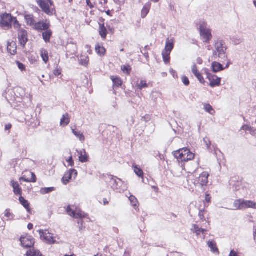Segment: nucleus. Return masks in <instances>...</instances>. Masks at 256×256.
Segmentation results:
<instances>
[{
  "label": "nucleus",
  "instance_id": "f257e3e1",
  "mask_svg": "<svg viewBox=\"0 0 256 256\" xmlns=\"http://www.w3.org/2000/svg\"><path fill=\"white\" fill-rule=\"evenodd\" d=\"M215 50L213 52L212 58L216 59L218 57L224 60L226 58V47L224 41L218 40L214 44Z\"/></svg>",
  "mask_w": 256,
  "mask_h": 256
},
{
  "label": "nucleus",
  "instance_id": "f03ea898",
  "mask_svg": "<svg viewBox=\"0 0 256 256\" xmlns=\"http://www.w3.org/2000/svg\"><path fill=\"white\" fill-rule=\"evenodd\" d=\"M176 158L182 162H187L192 160L194 154L187 148H183L174 152Z\"/></svg>",
  "mask_w": 256,
  "mask_h": 256
},
{
  "label": "nucleus",
  "instance_id": "7ed1b4c3",
  "mask_svg": "<svg viewBox=\"0 0 256 256\" xmlns=\"http://www.w3.org/2000/svg\"><path fill=\"white\" fill-rule=\"evenodd\" d=\"M234 210H242L248 208L256 209V202L252 200L240 199L234 201Z\"/></svg>",
  "mask_w": 256,
  "mask_h": 256
},
{
  "label": "nucleus",
  "instance_id": "20e7f679",
  "mask_svg": "<svg viewBox=\"0 0 256 256\" xmlns=\"http://www.w3.org/2000/svg\"><path fill=\"white\" fill-rule=\"evenodd\" d=\"M38 232L41 239L46 244H50L56 243V237L54 236L52 234H50L48 230H40Z\"/></svg>",
  "mask_w": 256,
  "mask_h": 256
},
{
  "label": "nucleus",
  "instance_id": "39448f33",
  "mask_svg": "<svg viewBox=\"0 0 256 256\" xmlns=\"http://www.w3.org/2000/svg\"><path fill=\"white\" fill-rule=\"evenodd\" d=\"M206 23L204 22H200V30L201 36L204 39V42H208L211 39L212 36L210 30L207 28Z\"/></svg>",
  "mask_w": 256,
  "mask_h": 256
},
{
  "label": "nucleus",
  "instance_id": "423d86ee",
  "mask_svg": "<svg viewBox=\"0 0 256 256\" xmlns=\"http://www.w3.org/2000/svg\"><path fill=\"white\" fill-rule=\"evenodd\" d=\"M0 18V26L2 27H6L7 29L10 28H12L13 18H14V17L12 16L11 14L4 13L1 16Z\"/></svg>",
  "mask_w": 256,
  "mask_h": 256
},
{
  "label": "nucleus",
  "instance_id": "0eeeda50",
  "mask_svg": "<svg viewBox=\"0 0 256 256\" xmlns=\"http://www.w3.org/2000/svg\"><path fill=\"white\" fill-rule=\"evenodd\" d=\"M66 211L68 215L76 218H82L86 217V216L85 213L77 209L74 206H68Z\"/></svg>",
  "mask_w": 256,
  "mask_h": 256
},
{
  "label": "nucleus",
  "instance_id": "6e6552de",
  "mask_svg": "<svg viewBox=\"0 0 256 256\" xmlns=\"http://www.w3.org/2000/svg\"><path fill=\"white\" fill-rule=\"evenodd\" d=\"M209 176L208 172H202L194 182V184L196 186L203 188L206 186L208 183V178Z\"/></svg>",
  "mask_w": 256,
  "mask_h": 256
},
{
  "label": "nucleus",
  "instance_id": "1a4fd4ad",
  "mask_svg": "<svg viewBox=\"0 0 256 256\" xmlns=\"http://www.w3.org/2000/svg\"><path fill=\"white\" fill-rule=\"evenodd\" d=\"M37 3L42 11L49 16L54 14V10L50 8L49 4L44 0H36Z\"/></svg>",
  "mask_w": 256,
  "mask_h": 256
},
{
  "label": "nucleus",
  "instance_id": "9d476101",
  "mask_svg": "<svg viewBox=\"0 0 256 256\" xmlns=\"http://www.w3.org/2000/svg\"><path fill=\"white\" fill-rule=\"evenodd\" d=\"M207 78L209 80L210 86L212 88L218 86L220 84L221 78H218L216 76L208 72H206Z\"/></svg>",
  "mask_w": 256,
  "mask_h": 256
},
{
  "label": "nucleus",
  "instance_id": "9b49d317",
  "mask_svg": "<svg viewBox=\"0 0 256 256\" xmlns=\"http://www.w3.org/2000/svg\"><path fill=\"white\" fill-rule=\"evenodd\" d=\"M18 38L20 44L24 47L28 40L27 38V32L24 29L19 30Z\"/></svg>",
  "mask_w": 256,
  "mask_h": 256
},
{
  "label": "nucleus",
  "instance_id": "f8f14e48",
  "mask_svg": "<svg viewBox=\"0 0 256 256\" xmlns=\"http://www.w3.org/2000/svg\"><path fill=\"white\" fill-rule=\"evenodd\" d=\"M77 171L74 169H70L68 172L66 173L62 178V182L64 184H66L72 178V176H74V178L77 176Z\"/></svg>",
  "mask_w": 256,
  "mask_h": 256
},
{
  "label": "nucleus",
  "instance_id": "ddd939ff",
  "mask_svg": "<svg viewBox=\"0 0 256 256\" xmlns=\"http://www.w3.org/2000/svg\"><path fill=\"white\" fill-rule=\"evenodd\" d=\"M21 244L25 248H31L34 244V239L31 236L21 237L20 238Z\"/></svg>",
  "mask_w": 256,
  "mask_h": 256
},
{
  "label": "nucleus",
  "instance_id": "4468645a",
  "mask_svg": "<svg viewBox=\"0 0 256 256\" xmlns=\"http://www.w3.org/2000/svg\"><path fill=\"white\" fill-rule=\"evenodd\" d=\"M50 22H48L46 21L44 22L42 20L38 22H36L34 28L37 30L45 31L50 28Z\"/></svg>",
  "mask_w": 256,
  "mask_h": 256
},
{
  "label": "nucleus",
  "instance_id": "2eb2a0df",
  "mask_svg": "<svg viewBox=\"0 0 256 256\" xmlns=\"http://www.w3.org/2000/svg\"><path fill=\"white\" fill-rule=\"evenodd\" d=\"M174 40L168 38L166 43V46L164 51L170 53L174 48Z\"/></svg>",
  "mask_w": 256,
  "mask_h": 256
},
{
  "label": "nucleus",
  "instance_id": "dca6fc26",
  "mask_svg": "<svg viewBox=\"0 0 256 256\" xmlns=\"http://www.w3.org/2000/svg\"><path fill=\"white\" fill-rule=\"evenodd\" d=\"M78 152L79 154V160L81 162L84 163L88 162V156L84 150Z\"/></svg>",
  "mask_w": 256,
  "mask_h": 256
},
{
  "label": "nucleus",
  "instance_id": "f3484780",
  "mask_svg": "<svg viewBox=\"0 0 256 256\" xmlns=\"http://www.w3.org/2000/svg\"><path fill=\"white\" fill-rule=\"evenodd\" d=\"M7 49L11 54L14 55L16 53V44L14 42H8Z\"/></svg>",
  "mask_w": 256,
  "mask_h": 256
},
{
  "label": "nucleus",
  "instance_id": "a211bd4d",
  "mask_svg": "<svg viewBox=\"0 0 256 256\" xmlns=\"http://www.w3.org/2000/svg\"><path fill=\"white\" fill-rule=\"evenodd\" d=\"M117 180L114 178H111L110 182L112 184V188L114 189L118 190L123 182L120 179L118 178Z\"/></svg>",
  "mask_w": 256,
  "mask_h": 256
},
{
  "label": "nucleus",
  "instance_id": "6ab92c4d",
  "mask_svg": "<svg viewBox=\"0 0 256 256\" xmlns=\"http://www.w3.org/2000/svg\"><path fill=\"white\" fill-rule=\"evenodd\" d=\"M70 122V118L68 113L64 114L62 118L60 119V126H68Z\"/></svg>",
  "mask_w": 256,
  "mask_h": 256
},
{
  "label": "nucleus",
  "instance_id": "aec40b11",
  "mask_svg": "<svg viewBox=\"0 0 256 256\" xmlns=\"http://www.w3.org/2000/svg\"><path fill=\"white\" fill-rule=\"evenodd\" d=\"M241 130L248 132L252 136L256 137V129L248 125H244L241 128Z\"/></svg>",
  "mask_w": 256,
  "mask_h": 256
},
{
  "label": "nucleus",
  "instance_id": "412c9836",
  "mask_svg": "<svg viewBox=\"0 0 256 256\" xmlns=\"http://www.w3.org/2000/svg\"><path fill=\"white\" fill-rule=\"evenodd\" d=\"M52 36V32L50 30H49V28L42 32V38L46 43L50 42V38Z\"/></svg>",
  "mask_w": 256,
  "mask_h": 256
},
{
  "label": "nucleus",
  "instance_id": "4be33fe9",
  "mask_svg": "<svg viewBox=\"0 0 256 256\" xmlns=\"http://www.w3.org/2000/svg\"><path fill=\"white\" fill-rule=\"evenodd\" d=\"M24 19L27 24L32 26L34 28V24H36V22L34 19V16L32 15L26 14L24 16Z\"/></svg>",
  "mask_w": 256,
  "mask_h": 256
},
{
  "label": "nucleus",
  "instance_id": "5701e85b",
  "mask_svg": "<svg viewBox=\"0 0 256 256\" xmlns=\"http://www.w3.org/2000/svg\"><path fill=\"white\" fill-rule=\"evenodd\" d=\"M191 230L194 233L196 234L197 236L200 235L201 233L204 234V232L207 231L206 229L199 228V226L196 224H193Z\"/></svg>",
  "mask_w": 256,
  "mask_h": 256
},
{
  "label": "nucleus",
  "instance_id": "b1692460",
  "mask_svg": "<svg viewBox=\"0 0 256 256\" xmlns=\"http://www.w3.org/2000/svg\"><path fill=\"white\" fill-rule=\"evenodd\" d=\"M11 184L14 188V194H21L22 189L20 187L18 183V182H15L12 180L11 182Z\"/></svg>",
  "mask_w": 256,
  "mask_h": 256
},
{
  "label": "nucleus",
  "instance_id": "393cba45",
  "mask_svg": "<svg viewBox=\"0 0 256 256\" xmlns=\"http://www.w3.org/2000/svg\"><path fill=\"white\" fill-rule=\"evenodd\" d=\"M212 67L214 72H217L224 69L222 64L216 62L212 63Z\"/></svg>",
  "mask_w": 256,
  "mask_h": 256
},
{
  "label": "nucleus",
  "instance_id": "a878e982",
  "mask_svg": "<svg viewBox=\"0 0 256 256\" xmlns=\"http://www.w3.org/2000/svg\"><path fill=\"white\" fill-rule=\"evenodd\" d=\"M99 34L103 39H105L106 38L107 36V30L104 24H100Z\"/></svg>",
  "mask_w": 256,
  "mask_h": 256
},
{
  "label": "nucleus",
  "instance_id": "bb28decb",
  "mask_svg": "<svg viewBox=\"0 0 256 256\" xmlns=\"http://www.w3.org/2000/svg\"><path fill=\"white\" fill-rule=\"evenodd\" d=\"M208 245L209 248H210L211 251L214 253L219 254L218 250L216 247V244L212 241H208Z\"/></svg>",
  "mask_w": 256,
  "mask_h": 256
},
{
  "label": "nucleus",
  "instance_id": "cd10ccee",
  "mask_svg": "<svg viewBox=\"0 0 256 256\" xmlns=\"http://www.w3.org/2000/svg\"><path fill=\"white\" fill-rule=\"evenodd\" d=\"M19 200L20 203L26 209L28 212H30V208L28 200H25L22 196L20 197Z\"/></svg>",
  "mask_w": 256,
  "mask_h": 256
},
{
  "label": "nucleus",
  "instance_id": "c85d7f7f",
  "mask_svg": "<svg viewBox=\"0 0 256 256\" xmlns=\"http://www.w3.org/2000/svg\"><path fill=\"white\" fill-rule=\"evenodd\" d=\"M89 61L88 56H81L78 59V62L80 64L84 66H86Z\"/></svg>",
  "mask_w": 256,
  "mask_h": 256
},
{
  "label": "nucleus",
  "instance_id": "c756f323",
  "mask_svg": "<svg viewBox=\"0 0 256 256\" xmlns=\"http://www.w3.org/2000/svg\"><path fill=\"white\" fill-rule=\"evenodd\" d=\"M27 256H42V254L38 250L34 248L30 249V250L26 252Z\"/></svg>",
  "mask_w": 256,
  "mask_h": 256
},
{
  "label": "nucleus",
  "instance_id": "7c9ffc66",
  "mask_svg": "<svg viewBox=\"0 0 256 256\" xmlns=\"http://www.w3.org/2000/svg\"><path fill=\"white\" fill-rule=\"evenodd\" d=\"M204 110L210 114L214 115L215 113L214 110L213 109L212 106L209 104L204 103L203 104Z\"/></svg>",
  "mask_w": 256,
  "mask_h": 256
},
{
  "label": "nucleus",
  "instance_id": "2f4dec72",
  "mask_svg": "<svg viewBox=\"0 0 256 256\" xmlns=\"http://www.w3.org/2000/svg\"><path fill=\"white\" fill-rule=\"evenodd\" d=\"M128 198L132 206H134L136 210L137 208H138V201L137 198L132 195H130Z\"/></svg>",
  "mask_w": 256,
  "mask_h": 256
},
{
  "label": "nucleus",
  "instance_id": "473e14b6",
  "mask_svg": "<svg viewBox=\"0 0 256 256\" xmlns=\"http://www.w3.org/2000/svg\"><path fill=\"white\" fill-rule=\"evenodd\" d=\"M40 56L42 58L43 61L45 63H47L48 60V52L45 49H42L40 50Z\"/></svg>",
  "mask_w": 256,
  "mask_h": 256
},
{
  "label": "nucleus",
  "instance_id": "72a5a7b5",
  "mask_svg": "<svg viewBox=\"0 0 256 256\" xmlns=\"http://www.w3.org/2000/svg\"><path fill=\"white\" fill-rule=\"evenodd\" d=\"M96 52L100 55H104L106 52L105 48L101 46L99 44H97L96 46Z\"/></svg>",
  "mask_w": 256,
  "mask_h": 256
},
{
  "label": "nucleus",
  "instance_id": "f704fd0d",
  "mask_svg": "<svg viewBox=\"0 0 256 256\" xmlns=\"http://www.w3.org/2000/svg\"><path fill=\"white\" fill-rule=\"evenodd\" d=\"M72 132L74 135L76 136L80 141L82 142L84 141L85 138L82 133L80 132H76L74 129H72Z\"/></svg>",
  "mask_w": 256,
  "mask_h": 256
},
{
  "label": "nucleus",
  "instance_id": "c9c22d12",
  "mask_svg": "<svg viewBox=\"0 0 256 256\" xmlns=\"http://www.w3.org/2000/svg\"><path fill=\"white\" fill-rule=\"evenodd\" d=\"M55 190L54 188L50 187V188H42L40 190V192L42 194H46L50 193L52 192H53Z\"/></svg>",
  "mask_w": 256,
  "mask_h": 256
},
{
  "label": "nucleus",
  "instance_id": "e433bc0d",
  "mask_svg": "<svg viewBox=\"0 0 256 256\" xmlns=\"http://www.w3.org/2000/svg\"><path fill=\"white\" fill-rule=\"evenodd\" d=\"M111 79L113 82L114 84L116 85V86L118 87L122 85V82L120 78L118 77H114V76H112Z\"/></svg>",
  "mask_w": 256,
  "mask_h": 256
},
{
  "label": "nucleus",
  "instance_id": "4c0bfd02",
  "mask_svg": "<svg viewBox=\"0 0 256 256\" xmlns=\"http://www.w3.org/2000/svg\"><path fill=\"white\" fill-rule=\"evenodd\" d=\"M170 53L168 52H164V51H163L162 52L163 60H164V62L166 64H168L170 62Z\"/></svg>",
  "mask_w": 256,
  "mask_h": 256
},
{
  "label": "nucleus",
  "instance_id": "58836bf2",
  "mask_svg": "<svg viewBox=\"0 0 256 256\" xmlns=\"http://www.w3.org/2000/svg\"><path fill=\"white\" fill-rule=\"evenodd\" d=\"M134 171L136 174L139 177L143 176V171L140 168H138V166L136 165L134 166Z\"/></svg>",
  "mask_w": 256,
  "mask_h": 256
},
{
  "label": "nucleus",
  "instance_id": "ea45409f",
  "mask_svg": "<svg viewBox=\"0 0 256 256\" xmlns=\"http://www.w3.org/2000/svg\"><path fill=\"white\" fill-rule=\"evenodd\" d=\"M150 8L148 7L144 6L142 10L141 13V16L142 18H144L148 14L149 12Z\"/></svg>",
  "mask_w": 256,
  "mask_h": 256
},
{
  "label": "nucleus",
  "instance_id": "a19ab883",
  "mask_svg": "<svg viewBox=\"0 0 256 256\" xmlns=\"http://www.w3.org/2000/svg\"><path fill=\"white\" fill-rule=\"evenodd\" d=\"M137 86L139 89L142 90V88H144L148 87V84H146V82L144 80H142L140 83L137 84Z\"/></svg>",
  "mask_w": 256,
  "mask_h": 256
},
{
  "label": "nucleus",
  "instance_id": "79ce46f5",
  "mask_svg": "<svg viewBox=\"0 0 256 256\" xmlns=\"http://www.w3.org/2000/svg\"><path fill=\"white\" fill-rule=\"evenodd\" d=\"M12 23L13 24L14 27L16 29H18V31H19V30L22 29L20 28V24L19 22L17 20L16 18H13Z\"/></svg>",
  "mask_w": 256,
  "mask_h": 256
},
{
  "label": "nucleus",
  "instance_id": "37998d69",
  "mask_svg": "<svg viewBox=\"0 0 256 256\" xmlns=\"http://www.w3.org/2000/svg\"><path fill=\"white\" fill-rule=\"evenodd\" d=\"M122 70L124 72L126 73L127 74H130L131 70V68L128 65L123 66H122Z\"/></svg>",
  "mask_w": 256,
  "mask_h": 256
},
{
  "label": "nucleus",
  "instance_id": "c03bdc74",
  "mask_svg": "<svg viewBox=\"0 0 256 256\" xmlns=\"http://www.w3.org/2000/svg\"><path fill=\"white\" fill-rule=\"evenodd\" d=\"M232 40L235 45H238L242 42V40L240 38L236 36L232 37Z\"/></svg>",
  "mask_w": 256,
  "mask_h": 256
},
{
  "label": "nucleus",
  "instance_id": "a18cd8bd",
  "mask_svg": "<svg viewBox=\"0 0 256 256\" xmlns=\"http://www.w3.org/2000/svg\"><path fill=\"white\" fill-rule=\"evenodd\" d=\"M195 76L198 78V80H199V82L202 84H204L205 82L204 79L202 76L201 74L198 72L196 73V74H194Z\"/></svg>",
  "mask_w": 256,
  "mask_h": 256
},
{
  "label": "nucleus",
  "instance_id": "49530a36",
  "mask_svg": "<svg viewBox=\"0 0 256 256\" xmlns=\"http://www.w3.org/2000/svg\"><path fill=\"white\" fill-rule=\"evenodd\" d=\"M203 141H204V143L205 144L208 150H209L210 148V145H211V142H210V139L208 138L207 137H206V138H204Z\"/></svg>",
  "mask_w": 256,
  "mask_h": 256
},
{
  "label": "nucleus",
  "instance_id": "de8ad7c7",
  "mask_svg": "<svg viewBox=\"0 0 256 256\" xmlns=\"http://www.w3.org/2000/svg\"><path fill=\"white\" fill-rule=\"evenodd\" d=\"M4 216L10 220L14 218V214L10 212V210H6L4 212Z\"/></svg>",
  "mask_w": 256,
  "mask_h": 256
},
{
  "label": "nucleus",
  "instance_id": "09e8293b",
  "mask_svg": "<svg viewBox=\"0 0 256 256\" xmlns=\"http://www.w3.org/2000/svg\"><path fill=\"white\" fill-rule=\"evenodd\" d=\"M182 82L185 86H188L190 84L188 78L186 76L182 77Z\"/></svg>",
  "mask_w": 256,
  "mask_h": 256
},
{
  "label": "nucleus",
  "instance_id": "8fccbe9b",
  "mask_svg": "<svg viewBox=\"0 0 256 256\" xmlns=\"http://www.w3.org/2000/svg\"><path fill=\"white\" fill-rule=\"evenodd\" d=\"M192 71L194 74H196V73L199 72L198 70L197 66L196 64H194L192 66Z\"/></svg>",
  "mask_w": 256,
  "mask_h": 256
},
{
  "label": "nucleus",
  "instance_id": "3c124183",
  "mask_svg": "<svg viewBox=\"0 0 256 256\" xmlns=\"http://www.w3.org/2000/svg\"><path fill=\"white\" fill-rule=\"evenodd\" d=\"M17 64H18V66L19 69L20 70L23 71L24 70L25 66H24V64H22V63H20L19 62H17Z\"/></svg>",
  "mask_w": 256,
  "mask_h": 256
},
{
  "label": "nucleus",
  "instance_id": "603ef678",
  "mask_svg": "<svg viewBox=\"0 0 256 256\" xmlns=\"http://www.w3.org/2000/svg\"><path fill=\"white\" fill-rule=\"evenodd\" d=\"M30 174L32 176V178H30V181H31L32 182H36V175L33 172H31Z\"/></svg>",
  "mask_w": 256,
  "mask_h": 256
},
{
  "label": "nucleus",
  "instance_id": "864d4df0",
  "mask_svg": "<svg viewBox=\"0 0 256 256\" xmlns=\"http://www.w3.org/2000/svg\"><path fill=\"white\" fill-rule=\"evenodd\" d=\"M53 74H54V76H58L61 74V70L58 68H56L54 70Z\"/></svg>",
  "mask_w": 256,
  "mask_h": 256
},
{
  "label": "nucleus",
  "instance_id": "5fc2aeb1",
  "mask_svg": "<svg viewBox=\"0 0 256 256\" xmlns=\"http://www.w3.org/2000/svg\"><path fill=\"white\" fill-rule=\"evenodd\" d=\"M67 162L69 163V165L71 166H72L74 164V162L72 160V157L71 156L70 158L67 160Z\"/></svg>",
  "mask_w": 256,
  "mask_h": 256
},
{
  "label": "nucleus",
  "instance_id": "6e6d98bb",
  "mask_svg": "<svg viewBox=\"0 0 256 256\" xmlns=\"http://www.w3.org/2000/svg\"><path fill=\"white\" fill-rule=\"evenodd\" d=\"M229 256H238V254L234 250H232Z\"/></svg>",
  "mask_w": 256,
  "mask_h": 256
},
{
  "label": "nucleus",
  "instance_id": "4d7b16f0",
  "mask_svg": "<svg viewBox=\"0 0 256 256\" xmlns=\"http://www.w3.org/2000/svg\"><path fill=\"white\" fill-rule=\"evenodd\" d=\"M198 216H199V217L202 220L204 218V212L202 210H200L199 212Z\"/></svg>",
  "mask_w": 256,
  "mask_h": 256
},
{
  "label": "nucleus",
  "instance_id": "13d9d810",
  "mask_svg": "<svg viewBox=\"0 0 256 256\" xmlns=\"http://www.w3.org/2000/svg\"><path fill=\"white\" fill-rule=\"evenodd\" d=\"M196 62H197V64H202V59L201 58H198L196 59Z\"/></svg>",
  "mask_w": 256,
  "mask_h": 256
},
{
  "label": "nucleus",
  "instance_id": "bf43d9fd",
  "mask_svg": "<svg viewBox=\"0 0 256 256\" xmlns=\"http://www.w3.org/2000/svg\"><path fill=\"white\" fill-rule=\"evenodd\" d=\"M240 184H241V182H238H238H236V188H235L234 190H238V188H237V187L240 186Z\"/></svg>",
  "mask_w": 256,
  "mask_h": 256
},
{
  "label": "nucleus",
  "instance_id": "052dcab7",
  "mask_svg": "<svg viewBox=\"0 0 256 256\" xmlns=\"http://www.w3.org/2000/svg\"><path fill=\"white\" fill-rule=\"evenodd\" d=\"M12 128V124H8L5 126V130H9Z\"/></svg>",
  "mask_w": 256,
  "mask_h": 256
},
{
  "label": "nucleus",
  "instance_id": "680f3d73",
  "mask_svg": "<svg viewBox=\"0 0 256 256\" xmlns=\"http://www.w3.org/2000/svg\"><path fill=\"white\" fill-rule=\"evenodd\" d=\"M21 179L24 180V182H31V181H30V179L29 178H26L24 177H22L21 178Z\"/></svg>",
  "mask_w": 256,
  "mask_h": 256
},
{
  "label": "nucleus",
  "instance_id": "e2e57ef3",
  "mask_svg": "<svg viewBox=\"0 0 256 256\" xmlns=\"http://www.w3.org/2000/svg\"><path fill=\"white\" fill-rule=\"evenodd\" d=\"M28 230H31L33 228V224L31 223H30L28 225Z\"/></svg>",
  "mask_w": 256,
  "mask_h": 256
},
{
  "label": "nucleus",
  "instance_id": "0e129e2a",
  "mask_svg": "<svg viewBox=\"0 0 256 256\" xmlns=\"http://www.w3.org/2000/svg\"><path fill=\"white\" fill-rule=\"evenodd\" d=\"M234 180H232V179H231V180H230V186H233V187H234V185H235V184H234Z\"/></svg>",
  "mask_w": 256,
  "mask_h": 256
},
{
  "label": "nucleus",
  "instance_id": "69168bd1",
  "mask_svg": "<svg viewBox=\"0 0 256 256\" xmlns=\"http://www.w3.org/2000/svg\"><path fill=\"white\" fill-rule=\"evenodd\" d=\"M210 197L209 195L208 194H206V200L207 202H210Z\"/></svg>",
  "mask_w": 256,
  "mask_h": 256
},
{
  "label": "nucleus",
  "instance_id": "338daca9",
  "mask_svg": "<svg viewBox=\"0 0 256 256\" xmlns=\"http://www.w3.org/2000/svg\"><path fill=\"white\" fill-rule=\"evenodd\" d=\"M124 256H130V253L128 251H125Z\"/></svg>",
  "mask_w": 256,
  "mask_h": 256
},
{
  "label": "nucleus",
  "instance_id": "774afa93",
  "mask_svg": "<svg viewBox=\"0 0 256 256\" xmlns=\"http://www.w3.org/2000/svg\"><path fill=\"white\" fill-rule=\"evenodd\" d=\"M254 240L256 241V230L254 232Z\"/></svg>",
  "mask_w": 256,
  "mask_h": 256
}]
</instances>
